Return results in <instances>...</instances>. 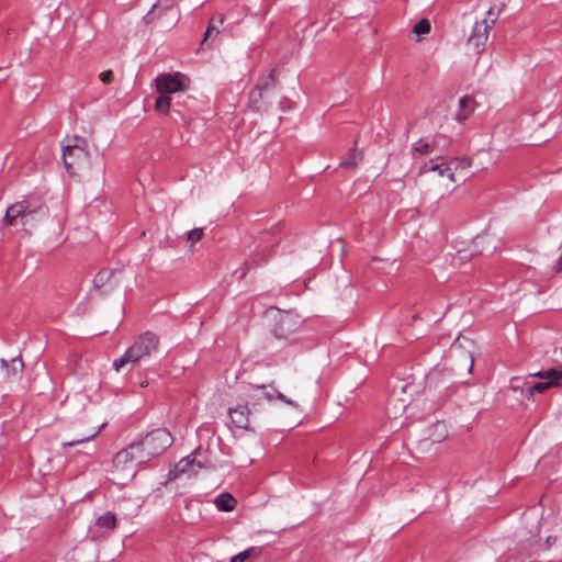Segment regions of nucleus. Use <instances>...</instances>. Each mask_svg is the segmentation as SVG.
I'll use <instances>...</instances> for the list:
<instances>
[{
	"mask_svg": "<svg viewBox=\"0 0 562 562\" xmlns=\"http://www.w3.org/2000/svg\"><path fill=\"white\" fill-rule=\"evenodd\" d=\"M99 78L104 85H110L114 79V75L112 70H105L100 74Z\"/></svg>",
	"mask_w": 562,
	"mask_h": 562,
	"instance_id": "obj_30",
	"label": "nucleus"
},
{
	"mask_svg": "<svg viewBox=\"0 0 562 562\" xmlns=\"http://www.w3.org/2000/svg\"><path fill=\"white\" fill-rule=\"evenodd\" d=\"M256 552V548H249L234 557H232L231 562H245Z\"/></svg>",
	"mask_w": 562,
	"mask_h": 562,
	"instance_id": "obj_27",
	"label": "nucleus"
},
{
	"mask_svg": "<svg viewBox=\"0 0 562 562\" xmlns=\"http://www.w3.org/2000/svg\"><path fill=\"white\" fill-rule=\"evenodd\" d=\"M458 167L456 160H446L438 158L424 164L419 169V175H429L430 181L437 182L439 189L445 192H450L454 188V170Z\"/></svg>",
	"mask_w": 562,
	"mask_h": 562,
	"instance_id": "obj_3",
	"label": "nucleus"
},
{
	"mask_svg": "<svg viewBox=\"0 0 562 562\" xmlns=\"http://www.w3.org/2000/svg\"><path fill=\"white\" fill-rule=\"evenodd\" d=\"M430 29H431V25H430L429 20L423 19L415 24L413 32L418 35H425L430 32Z\"/></svg>",
	"mask_w": 562,
	"mask_h": 562,
	"instance_id": "obj_24",
	"label": "nucleus"
},
{
	"mask_svg": "<svg viewBox=\"0 0 562 562\" xmlns=\"http://www.w3.org/2000/svg\"><path fill=\"white\" fill-rule=\"evenodd\" d=\"M142 446L147 461L164 453L173 442L171 434L165 428H158L148 432L143 440L136 441Z\"/></svg>",
	"mask_w": 562,
	"mask_h": 562,
	"instance_id": "obj_4",
	"label": "nucleus"
},
{
	"mask_svg": "<svg viewBox=\"0 0 562 562\" xmlns=\"http://www.w3.org/2000/svg\"><path fill=\"white\" fill-rule=\"evenodd\" d=\"M554 541H555V538H553L551 536L548 537L547 541H546L547 542V548H550Z\"/></svg>",
	"mask_w": 562,
	"mask_h": 562,
	"instance_id": "obj_35",
	"label": "nucleus"
},
{
	"mask_svg": "<svg viewBox=\"0 0 562 562\" xmlns=\"http://www.w3.org/2000/svg\"><path fill=\"white\" fill-rule=\"evenodd\" d=\"M274 321L276 326L273 331L278 338H285L290 333L294 331L297 326L296 316L289 312L276 310Z\"/></svg>",
	"mask_w": 562,
	"mask_h": 562,
	"instance_id": "obj_9",
	"label": "nucleus"
},
{
	"mask_svg": "<svg viewBox=\"0 0 562 562\" xmlns=\"http://www.w3.org/2000/svg\"><path fill=\"white\" fill-rule=\"evenodd\" d=\"M204 235L203 228H193L188 233L187 239L190 243V248L192 249L194 244L200 241Z\"/></svg>",
	"mask_w": 562,
	"mask_h": 562,
	"instance_id": "obj_25",
	"label": "nucleus"
},
{
	"mask_svg": "<svg viewBox=\"0 0 562 562\" xmlns=\"http://www.w3.org/2000/svg\"><path fill=\"white\" fill-rule=\"evenodd\" d=\"M397 406H400V408H402L403 411L405 409V406L401 403L398 404L397 402H391L389 403V406L386 408V414H387V417L391 418V419H397L398 416L396 415V408Z\"/></svg>",
	"mask_w": 562,
	"mask_h": 562,
	"instance_id": "obj_28",
	"label": "nucleus"
},
{
	"mask_svg": "<svg viewBox=\"0 0 562 562\" xmlns=\"http://www.w3.org/2000/svg\"><path fill=\"white\" fill-rule=\"evenodd\" d=\"M37 214L34 215L33 217H27V227L25 229H29L30 227H33L34 226V222L37 221V216L40 215V211H36Z\"/></svg>",
	"mask_w": 562,
	"mask_h": 562,
	"instance_id": "obj_33",
	"label": "nucleus"
},
{
	"mask_svg": "<svg viewBox=\"0 0 562 562\" xmlns=\"http://www.w3.org/2000/svg\"><path fill=\"white\" fill-rule=\"evenodd\" d=\"M104 426H105V424L103 423L100 425H94L88 429L79 430L77 432L76 438H74L69 441L63 442L61 446L64 448H66V447H75L77 445L88 442V441L92 440L93 438H95L101 432V430L103 429Z\"/></svg>",
	"mask_w": 562,
	"mask_h": 562,
	"instance_id": "obj_11",
	"label": "nucleus"
},
{
	"mask_svg": "<svg viewBox=\"0 0 562 562\" xmlns=\"http://www.w3.org/2000/svg\"><path fill=\"white\" fill-rule=\"evenodd\" d=\"M216 508L221 512H233L236 507L237 501L229 493H222L214 499Z\"/></svg>",
	"mask_w": 562,
	"mask_h": 562,
	"instance_id": "obj_17",
	"label": "nucleus"
},
{
	"mask_svg": "<svg viewBox=\"0 0 562 562\" xmlns=\"http://www.w3.org/2000/svg\"><path fill=\"white\" fill-rule=\"evenodd\" d=\"M475 109V101L471 97H462L459 100V111L456 113V119L459 122H463L473 113Z\"/></svg>",
	"mask_w": 562,
	"mask_h": 562,
	"instance_id": "obj_15",
	"label": "nucleus"
},
{
	"mask_svg": "<svg viewBox=\"0 0 562 562\" xmlns=\"http://www.w3.org/2000/svg\"><path fill=\"white\" fill-rule=\"evenodd\" d=\"M413 149L415 153H418L420 155H427L431 153V145L425 142L424 139H419L418 142L415 143Z\"/></svg>",
	"mask_w": 562,
	"mask_h": 562,
	"instance_id": "obj_26",
	"label": "nucleus"
},
{
	"mask_svg": "<svg viewBox=\"0 0 562 562\" xmlns=\"http://www.w3.org/2000/svg\"><path fill=\"white\" fill-rule=\"evenodd\" d=\"M562 380H557V379H553V380H550V381H544V382H538V383H535L532 385H529L527 383V395L528 396H533L536 393H543L546 392L548 389H551V387H557L561 384Z\"/></svg>",
	"mask_w": 562,
	"mask_h": 562,
	"instance_id": "obj_18",
	"label": "nucleus"
},
{
	"mask_svg": "<svg viewBox=\"0 0 562 562\" xmlns=\"http://www.w3.org/2000/svg\"><path fill=\"white\" fill-rule=\"evenodd\" d=\"M85 140L76 138V144L67 145L63 151V159L66 169L70 173H75L77 169L88 162L89 153L83 146Z\"/></svg>",
	"mask_w": 562,
	"mask_h": 562,
	"instance_id": "obj_5",
	"label": "nucleus"
},
{
	"mask_svg": "<svg viewBox=\"0 0 562 562\" xmlns=\"http://www.w3.org/2000/svg\"><path fill=\"white\" fill-rule=\"evenodd\" d=\"M36 214V210H29L26 202H16L8 207L4 221L10 226H14L20 223L24 228H26L27 217H33Z\"/></svg>",
	"mask_w": 562,
	"mask_h": 562,
	"instance_id": "obj_8",
	"label": "nucleus"
},
{
	"mask_svg": "<svg viewBox=\"0 0 562 562\" xmlns=\"http://www.w3.org/2000/svg\"><path fill=\"white\" fill-rule=\"evenodd\" d=\"M269 80H272V75H271V74L269 75V77H268L267 81H266L262 86L258 85V86H257V88H258L259 90H262V89L268 88V86H269Z\"/></svg>",
	"mask_w": 562,
	"mask_h": 562,
	"instance_id": "obj_34",
	"label": "nucleus"
},
{
	"mask_svg": "<svg viewBox=\"0 0 562 562\" xmlns=\"http://www.w3.org/2000/svg\"><path fill=\"white\" fill-rule=\"evenodd\" d=\"M171 104V98L168 94H160L155 102V110L159 113L167 114Z\"/></svg>",
	"mask_w": 562,
	"mask_h": 562,
	"instance_id": "obj_22",
	"label": "nucleus"
},
{
	"mask_svg": "<svg viewBox=\"0 0 562 562\" xmlns=\"http://www.w3.org/2000/svg\"><path fill=\"white\" fill-rule=\"evenodd\" d=\"M220 34V30L214 24H210L206 29L205 36L203 43L207 42L210 38L215 37Z\"/></svg>",
	"mask_w": 562,
	"mask_h": 562,
	"instance_id": "obj_29",
	"label": "nucleus"
},
{
	"mask_svg": "<svg viewBox=\"0 0 562 562\" xmlns=\"http://www.w3.org/2000/svg\"><path fill=\"white\" fill-rule=\"evenodd\" d=\"M494 20H481L475 22L473 31L468 40V46L474 50L475 54H480L486 45L488 40V32L494 26Z\"/></svg>",
	"mask_w": 562,
	"mask_h": 562,
	"instance_id": "obj_7",
	"label": "nucleus"
},
{
	"mask_svg": "<svg viewBox=\"0 0 562 562\" xmlns=\"http://www.w3.org/2000/svg\"><path fill=\"white\" fill-rule=\"evenodd\" d=\"M196 453H198V450L195 452L191 453L190 456L181 459L177 464H175L173 469L170 470V475L173 479H177L184 473H190L192 475H195L198 473V470L194 469Z\"/></svg>",
	"mask_w": 562,
	"mask_h": 562,
	"instance_id": "obj_13",
	"label": "nucleus"
},
{
	"mask_svg": "<svg viewBox=\"0 0 562 562\" xmlns=\"http://www.w3.org/2000/svg\"><path fill=\"white\" fill-rule=\"evenodd\" d=\"M363 154L357 148H352L348 151L345 158L341 160L340 166L345 168H355L362 160Z\"/></svg>",
	"mask_w": 562,
	"mask_h": 562,
	"instance_id": "obj_20",
	"label": "nucleus"
},
{
	"mask_svg": "<svg viewBox=\"0 0 562 562\" xmlns=\"http://www.w3.org/2000/svg\"><path fill=\"white\" fill-rule=\"evenodd\" d=\"M277 398H278V400H280V401H282V402H284V403H285V404H288V405L293 406V407H297V406H299L295 402H293V401H291L290 398H288V397H286L284 394H282L281 392H278V394H277Z\"/></svg>",
	"mask_w": 562,
	"mask_h": 562,
	"instance_id": "obj_32",
	"label": "nucleus"
},
{
	"mask_svg": "<svg viewBox=\"0 0 562 562\" xmlns=\"http://www.w3.org/2000/svg\"><path fill=\"white\" fill-rule=\"evenodd\" d=\"M218 22H220V24H223V22H224V15L223 14L220 15Z\"/></svg>",
	"mask_w": 562,
	"mask_h": 562,
	"instance_id": "obj_36",
	"label": "nucleus"
},
{
	"mask_svg": "<svg viewBox=\"0 0 562 562\" xmlns=\"http://www.w3.org/2000/svg\"><path fill=\"white\" fill-rule=\"evenodd\" d=\"M95 526L100 527V528L113 530L116 527V517L113 513L108 512V513L103 514L102 516H100L95 520Z\"/></svg>",
	"mask_w": 562,
	"mask_h": 562,
	"instance_id": "obj_21",
	"label": "nucleus"
},
{
	"mask_svg": "<svg viewBox=\"0 0 562 562\" xmlns=\"http://www.w3.org/2000/svg\"><path fill=\"white\" fill-rule=\"evenodd\" d=\"M12 370L14 372H19V371H22L23 369V361L21 358H14L12 359Z\"/></svg>",
	"mask_w": 562,
	"mask_h": 562,
	"instance_id": "obj_31",
	"label": "nucleus"
},
{
	"mask_svg": "<svg viewBox=\"0 0 562 562\" xmlns=\"http://www.w3.org/2000/svg\"><path fill=\"white\" fill-rule=\"evenodd\" d=\"M114 274L115 271L111 269L100 270L93 278L94 288L102 293H108L116 285L113 281Z\"/></svg>",
	"mask_w": 562,
	"mask_h": 562,
	"instance_id": "obj_12",
	"label": "nucleus"
},
{
	"mask_svg": "<svg viewBox=\"0 0 562 562\" xmlns=\"http://www.w3.org/2000/svg\"><path fill=\"white\" fill-rule=\"evenodd\" d=\"M159 338L151 331L139 335L125 353L113 361L115 371H121L125 366H134L139 361L149 358L158 350Z\"/></svg>",
	"mask_w": 562,
	"mask_h": 562,
	"instance_id": "obj_2",
	"label": "nucleus"
},
{
	"mask_svg": "<svg viewBox=\"0 0 562 562\" xmlns=\"http://www.w3.org/2000/svg\"><path fill=\"white\" fill-rule=\"evenodd\" d=\"M268 255H269V251L265 255V257L262 259L259 260V262L265 260V258L268 257ZM255 263H258V260H255Z\"/></svg>",
	"mask_w": 562,
	"mask_h": 562,
	"instance_id": "obj_37",
	"label": "nucleus"
},
{
	"mask_svg": "<svg viewBox=\"0 0 562 562\" xmlns=\"http://www.w3.org/2000/svg\"><path fill=\"white\" fill-rule=\"evenodd\" d=\"M145 462H147V459L143 453L142 446L137 445V442H132L126 448L116 452L113 458L112 473L114 479L124 484L126 481L134 477L137 467Z\"/></svg>",
	"mask_w": 562,
	"mask_h": 562,
	"instance_id": "obj_1",
	"label": "nucleus"
},
{
	"mask_svg": "<svg viewBox=\"0 0 562 562\" xmlns=\"http://www.w3.org/2000/svg\"><path fill=\"white\" fill-rule=\"evenodd\" d=\"M453 357L463 358L464 367L468 372H471L474 366L473 356L470 351H464L460 338H458L451 346Z\"/></svg>",
	"mask_w": 562,
	"mask_h": 562,
	"instance_id": "obj_16",
	"label": "nucleus"
},
{
	"mask_svg": "<svg viewBox=\"0 0 562 562\" xmlns=\"http://www.w3.org/2000/svg\"><path fill=\"white\" fill-rule=\"evenodd\" d=\"M245 398L247 400V404H250L252 408H256L260 405L261 400H267L271 402L273 396L270 392L267 391V385H249L246 387L244 393Z\"/></svg>",
	"mask_w": 562,
	"mask_h": 562,
	"instance_id": "obj_10",
	"label": "nucleus"
},
{
	"mask_svg": "<svg viewBox=\"0 0 562 562\" xmlns=\"http://www.w3.org/2000/svg\"><path fill=\"white\" fill-rule=\"evenodd\" d=\"M561 353H562V347H561Z\"/></svg>",
	"mask_w": 562,
	"mask_h": 562,
	"instance_id": "obj_39",
	"label": "nucleus"
},
{
	"mask_svg": "<svg viewBox=\"0 0 562 562\" xmlns=\"http://www.w3.org/2000/svg\"><path fill=\"white\" fill-rule=\"evenodd\" d=\"M156 88L159 94L183 92L189 89V79L181 72L161 74L156 78Z\"/></svg>",
	"mask_w": 562,
	"mask_h": 562,
	"instance_id": "obj_6",
	"label": "nucleus"
},
{
	"mask_svg": "<svg viewBox=\"0 0 562 562\" xmlns=\"http://www.w3.org/2000/svg\"><path fill=\"white\" fill-rule=\"evenodd\" d=\"M196 467H198V469H202V468H203V465H202V463H201V462H198V463H196Z\"/></svg>",
	"mask_w": 562,
	"mask_h": 562,
	"instance_id": "obj_38",
	"label": "nucleus"
},
{
	"mask_svg": "<svg viewBox=\"0 0 562 562\" xmlns=\"http://www.w3.org/2000/svg\"><path fill=\"white\" fill-rule=\"evenodd\" d=\"M448 437V428L443 422H437L431 427L429 438L432 442H442Z\"/></svg>",
	"mask_w": 562,
	"mask_h": 562,
	"instance_id": "obj_19",
	"label": "nucleus"
},
{
	"mask_svg": "<svg viewBox=\"0 0 562 562\" xmlns=\"http://www.w3.org/2000/svg\"><path fill=\"white\" fill-rule=\"evenodd\" d=\"M531 376L539 378V379H542V380H546V381H550V380H553V379L562 380V371H560V370H558L555 368H552V369H549L547 371L536 372V373L531 374Z\"/></svg>",
	"mask_w": 562,
	"mask_h": 562,
	"instance_id": "obj_23",
	"label": "nucleus"
},
{
	"mask_svg": "<svg viewBox=\"0 0 562 562\" xmlns=\"http://www.w3.org/2000/svg\"><path fill=\"white\" fill-rule=\"evenodd\" d=\"M250 404L238 405L235 408H229L228 414L232 422L239 428H248L249 424V406Z\"/></svg>",
	"mask_w": 562,
	"mask_h": 562,
	"instance_id": "obj_14",
	"label": "nucleus"
}]
</instances>
